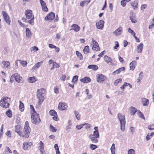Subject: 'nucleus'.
<instances>
[{"label":"nucleus","mask_w":154,"mask_h":154,"mask_svg":"<svg viewBox=\"0 0 154 154\" xmlns=\"http://www.w3.org/2000/svg\"><path fill=\"white\" fill-rule=\"evenodd\" d=\"M25 14L26 19L23 17L22 19L24 20L25 22H26L27 19L29 20L28 21V23L31 25H33L34 23V18L32 14V11L30 10H27L25 11Z\"/></svg>","instance_id":"obj_1"},{"label":"nucleus","mask_w":154,"mask_h":154,"mask_svg":"<svg viewBox=\"0 0 154 154\" xmlns=\"http://www.w3.org/2000/svg\"><path fill=\"white\" fill-rule=\"evenodd\" d=\"M31 131V129L29 126V122L28 121H26L24 125L23 131L22 132L20 136L25 138H28L29 137Z\"/></svg>","instance_id":"obj_2"},{"label":"nucleus","mask_w":154,"mask_h":154,"mask_svg":"<svg viewBox=\"0 0 154 154\" xmlns=\"http://www.w3.org/2000/svg\"><path fill=\"white\" fill-rule=\"evenodd\" d=\"M31 118L32 122L34 124L38 125L41 122L39 115L38 114L35 113V114L31 115Z\"/></svg>","instance_id":"obj_3"},{"label":"nucleus","mask_w":154,"mask_h":154,"mask_svg":"<svg viewBox=\"0 0 154 154\" xmlns=\"http://www.w3.org/2000/svg\"><path fill=\"white\" fill-rule=\"evenodd\" d=\"M8 97H3L0 101V106L3 108H7L9 106V103L8 101Z\"/></svg>","instance_id":"obj_4"},{"label":"nucleus","mask_w":154,"mask_h":154,"mask_svg":"<svg viewBox=\"0 0 154 154\" xmlns=\"http://www.w3.org/2000/svg\"><path fill=\"white\" fill-rule=\"evenodd\" d=\"M96 77L97 82L100 83L103 82L106 79L105 76L101 74H98Z\"/></svg>","instance_id":"obj_5"},{"label":"nucleus","mask_w":154,"mask_h":154,"mask_svg":"<svg viewBox=\"0 0 154 154\" xmlns=\"http://www.w3.org/2000/svg\"><path fill=\"white\" fill-rule=\"evenodd\" d=\"M68 107L67 104L65 102H60L59 103L58 108L60 110H66Z\"/></svg>","instance_id":"obj_6"},{"label":"nucleus","mask_w":154,"mask_h":154,"mask_svg":"<svg viewBox=\"0 0 154 154\" xmlns=\"http://www.w3.org/2000/svg\"><path fill=\"white\" fill-rule=\"evenodd\" d=\"M13 78H14L15 81L18 82H20L22 80V77H20V75L17 73H15L12 75L10 79V81H11V79Z\"/></svg>","instance_id":"obj_7"},{"label":"nucleus","mask_w":154,"mask_h":154,"mask_svg":"<svg viewBox=\"0 0 154 154\" xmlns=\"http://www.w3.org/2000/svg\"><path fill=\"white\" fill-rule=\"evenodd\" d=\"M92 41L93 45L92 49L96 51H100V48L98 43L94 40L93 38H92Z\"/></svg>","instance_id":"obj_8"},{"label":"nucleus","mask_w":154,"mask_h":154,"mask_svg":"<svg viewBox=\"0 0 154 154\" xmlns=\"http://www.w3.org/2000/svg\"><path fill=\"white\" fill-rule=\"evenodd\" d=\"M2 14L5 22L8 24L9 25L11 22L10 18L8 14L5 11H2Z\"/></svg>","instance_id":"obj_9"},{"label":"nucleus","mask_w":154,"mask_h":154,"mask_svg":"<svg viewBox=\"0 0 154 154\" xmlns=\"http://www.w3.org/2000/svg\"><path fill=\"white\" fill-rule=\"evenodd\" d=\"M55 16V14L53 12H51L45 17V20H52L54 19Z\"/></svg>","instance_id":"obj_10"},{"label":"nucleus","mask_w":154,"mask_h":154,"mask_svg":"<svg viewBox=\"0 0 154 154\" xmlns=\"http://www.w3.org/2000/svg\"><path fill=\"white\" fill-rule=\"evenodd\" d=\"M46 92L45 89L44 88H42L41 89H37L36 96H44L43 94H45Z\"/></svg>","instance_id":"obj_11"},{"label":"nucleus","mask_w":154,"mask_h":154,"mask_svg":"<svg viewBox=\"0 0 154 154\" xmlns=\"http://www.w3.org/2000/svg\"><path fill=\"white\" fill-rule=\"evenodd\" d=\"M104 22L102 20H100L96 23V25L97 29H102L103 27Z\"/></svg>","instance_id":"obj_12"},{"label":"nucleus","mask_w":154,"mask_h":154,"mask_svg":"<svg viewBox=\"0 0 154 154\" xmlns=\"http://www.w3.org/2000/svg\"><path fill=\"white\" fill-rule=\"evenodd\" d=\"M117 116L118 118L120 123L125 122V115H122L121 113H119Z\"/></svg>","instance_id":"obj_13"},{"label":"nucleus","mask_w":154,"mask_h":154,"mask_svg":"<svg viewBox=\"0 0 154 154\" xmlns=\"http://www.w3.org/2000/svg\"><path fill=\"white\" fill-rule=\"evenodd\" d=\"M15 132L20 136L22 131L23 128L22 126L20 125H18L15 126Z\"/></svg>","instance_id":"obj_14"},{"label":"nucleus","mask_w":154,"mask_h":154,"mask_svg":"<svg viewBox=\"0 0 154 154\" xmlns=\"http://www.w3.org/2000/svg\"><path fill=\"white\" fill-rule=\"evenodd\" d=\"M40 2L42 6V10L45 12H47L48 9L45 2L43 0H40Z\"/></svg>","instance_id":"obj_15"},{"label":"nucleus","mask_w":154,"mask_h":154,"mask_svg":"<svg viewBox=\"0 0 154 154\" xmlns=\"http://www.w3.org/2000/svg\"><path fill=\"white\" fill-rule=\"evenodd\" d=\"M32 145V143L31 142H24L23 143V148L25 150L28 149L30 148Z\"/></svg>","instance_id":"obj_16"},{"label":"nucleus","mask_w":154,"mask_h":154,"mask_svg":"<svg viewBox=\"0 0 154 154\" xmlns=\"http://www.w3.org/2000/svg\"><path fill=\"white\" fill-rule=\"evenodd\" d=\"M104 60L105 61H106L108 64H109L111 65H112L113 64L112 63V60L110 57L107 55H105L104 56Z\"/></svg>","instance_id":"obj_17"},{"label":"nucleus","mask_w":154,"mask_h":154,"mask_svg":"<svg viewBox=\"0 0 154 154\" xmlns=\"http://www.w3.org/2000/svg\"><path fill=\"white\" fill-rule=\"evenodd\" d=\"M2 64L3 65V68L5 69H9L10 68V64L9 61H4L2 62Z\"/></svg>","instance_id":"obj_18"},{"label":"nucleus","mask_w":154,"mask_h":154,"mask_svg":"<svg viewBox=\"0 0 154 154\" xmlns=\"http://www.w3.org/2000/svg\"><path fill=\"white\" fill-rule=\"evenodd\" d=\"M36 97L38 100L37 104L38 106H40L44 101V96H36Z\"/></svg>","instance_id":"obj_19"},{"label":"nucleus","mask_w":154,"mask_h":154,"mask_svg":"<svg viewBox=\"0 0 154 154\" xmlns=\"http://www.w3.org/2000/svg\"><path fill=\"white\" fill-rule=\"evenodd\" d=\"M72 28L70 30H73L74 31L77 32L79 31L80 29V27L78 25L76 24H73L71 26Z\"/></svg>","instance_id":"obj_20"},{"label":"nucleus","mask_w":154,"mask_h":154,"mask_svg":"<svg viewBox=\"0 0 154 154\" xmlns=\"http://www.w3.org/2000/svg\"><path fill=\"white\" fill-rule=\"evenodd\" d=\"M89 137L93 143H96L98 142V140L97 139L98 138H96L93 134L90 135L89 136Z\"/></svg>","instance_id":"obj_21"},{"label":"nucleus","mask_w":154,"mask_h":154,"mask_svg":"<svg viewBox=\"0 0 154 154\" xmlns=\"http://www.w3.org/2000/svg\"><path fill=\"white\" fill-rule=\"evenodd\" d=\"M122 32V27H120L114 31L113 32V33L116 35H120Z\"/></svg>","instance_id":"obj_22"},{"label":"nucleus","mask_w":154,"mask_h":154,"mask_svg":"<svg viewBox=\"0 0 154 154\" xmlns=\"http://www.w3.org/2000/svg\"><path fill=\"white\" fill-rule=\"evenodd\" d=\"M91 81V79L88 77H85L84 78L80 79V81L84 83H86L90 82Z\"/></svg>","instance_id":"obj_23"},{"label":"nucleus","mask_w":154,"mask_h":154,"mask_svg":"<svg viewBox=\"0 0 154 154\" xmlns=\"http://www.w3.org/2000/svg\"><path fill=\"white\" fill-rule=\"evenodd\" d=\"M125 70V68L124 67H122L120 68L116 71H114L113 73L112 74L114 75H115L116 74H118L119 73L122 71H124Z\"/></svg>","instance_id":"obj_24"},{"label":"nucleus","mask_w":154,"mask_h":154,"mask_svg":"<svg viewBox=\"0 0 154 154\" xmlns=\"http://www.w3.org/2000/svg\"><path fill=\"white\" fill-rule=\"evenodd\" d=\"M94 129H95V131H94L93 133L94 136L96 137V138H99V134L98 130V127H95L94 128Z\"/></svg>","instance_id":"obj_25"},{"label":"nucleus","mask_w":154,"mask_h":154,"mask_svg":"<svg viewBox=\"0 0 154 154\" xmlns=\"http://www.w3.org/2000/svg\"><path fill=\"white\" fill-rule=\"evenodd\" d=\"M130 112L131 115H134L137 112V109L133 106L129 108Z\"/></svg>","instance_id":"obj_26"},{"label":"nucleus","mask_w":154,"mask_h":154,"mask_svg":"<svg viewBox=\"0 0 154 154\" xmlns=\"http://www.w3.org/2000/svg\"><path fill=\"white\" fill-rule=\"evenodd\" d=\"M136 63L137 62L135 61H133L130 63V66L131 70H133L134 69Z\"/></svg>","instance_id":"obj_27"},{"label":"nucleus","mask_w":154,"mask_h":154,"mask_svg":"<svg viewBox=\"0 0 154 154\" xmlns=\"http://www.w3.org/2000/svg\"><path fill=\"white\" fill-rule=\"evenodd\" d=\"M37 79L35 76L29 77L28 78V81L30 83H33L37 81Z\"/></svg>","instance_id":"obj_28"},{"label":"nucleus","mask_w":154,"mask_h":154,"mask_svg":"<svg viewBox=\"0 0 154 154\" xmlns=\"http://www.w3.org/2000/svg\"><path fill=\"white\" fill-rule=\"evenodd\" d=\"M143 45L142 43L140 44L137 46V51L138 53H141L142 52Z\"/></svg>","instance_id":"obj_29"},{"label":"nucleus","mask_w":154,"mask_h":154,"mask_svg":"<svg viewBox=\"0 0 154 154\" xmlns=\"http://www.w3.org/2000/svg\"><path fill=\"white\" fill-rule=\"evenodd\" d=\"M20 104L19 107V109L22 112L24 111V104L21 101H19Z\"/></svg>","instance_id":"obj_30"},{"label":"nucleus","mask_w":154,"mask_h":154,"mask_svg":"<svg viewBox=\"0 0 154 154\" xmlns=\"http://www.w3.org/2000/svg\"><path fill=\"white\" fill-rule=\"evenodd\" d=\"M142 103L143 106H147L149 103V100L146 98L143 99L142 101Z\"/></svg>","instance_id":"obj_31"},{"label":"nucleus","mask_w":154,"mask_h":154,"mask_svg":"<svg viewBox=\"0 0 154 154\" xmlns=\"http://www.w3.org/2000/svg\"><path fill=\"white\" fill-rule=\"evenodd\" d=\"M42 63V61L38 62L33 67L32 69H35L36 68H38L41 66Z\"/></svg>","instance_id":"obj_32"},{"label":"nucleus","mask_w":154,"mask_h":154,"mask_svg":"<svg viewBox=\"0 0 154 154\" xmlns=\"http://www.w3.org/2000/svg\"><path fill=\"white\" fill-rule=\"evenodd\" d=\"M88 68L89 69H92L95 71L97 69L98 67L95 65H90L88 66Z\"/></svg>","instance_id":"obj_33"},{"label":"nucleus","mask_w":154,"mask_h":154,"mask_svg":"<svg viewBox=\"0 0 154 154\" xmlns=\"http://www.w3.org/2000/svg\"><path fill=\"white\" fill-rule=\"evenodd\" d=\"M131 4L134 9H136L138 7V3L136 1L132 2Z\"/></svg>","instance_id":"obj_34"},{"label":"nucleus","mask_w":154,"mask_h":154,"mask_svg":"<svg viewBox=\"0 0 154 154\" xmlns=\"http://www.w3.org/2000/svg\"><path fill=\"white\" fill-rule=\"evenodd\" d=\"M5 114L9 118H11L12 116V111L10 109L8 110L6 112Z\"/></svg>","instance_id":"obj_35"},{"label":"nucleus","mask_w":154,"mask_h":154,"mask_svg":"<svg viewBox=\"0 0 154 154\" xmlns=\"http://www.w3.org/2000/svg\"><path fill=\"white\" fill-rule=\"evenodd\" d=\"M131 0H123L121 2V5L123 7H125L127 2H130Z\"/></svg>","instance_id":"obj_36"},{"label":"nucleus","mask_w":154,"mask_h":154,"mask_svg":"<svg viewBox=\"0 0 154 154\" xmlns=\"http://www.w3.org/2000/svg\"><path fill=\"white\" fill-rule=\"evenodd\" d=\"M26 37H29L31 36V33L28 28L26 29Z\"/></svg>","instance_id":"obj_37"},{"label":"nucleus","mask_w":154,"mask_h":154,"mask_svg":"<svg viewBox=\"0 0 154 154\" xmlns=\"http://www.w3.org/2000/svg\"><path fill=\"white\" fill-rule=\"evenodd\" d=\"M76 54L77 55V57L80 60L83 59V57L82 54L80 53L79 51H76Z\"/></svg>","instance_id":"obj_38"},{"label":"nucleus","mask_w":154,"mask_h":154,"mask_svg":"<svg viewBox=\"0 0 154 154\" xmlns=\"http://www.w3.org/2000/svg\"><path fill=\"white\" fill-rule=\"evenodd\" d=\"M83 51L84 54H87L89 52V46L88 45L85 46L83 50Z\"/></svg>","instance_id":"obj_39"},{"label":"nucleus","mask_w":154,"mask_h":154,"mask_svg":"<svg viewBox=\"0 0 154 154\" xmlns=\"http://www.w3.org/2000/svg\"><path fill=\"white\" fill-rule=\"evenodd\" d=\"M110 149L112 154H115V148L114 144H112Z\"/></svg>","instance_id":"obj_40"},{"label":"nucleus","mask_w":154,"mask_h":154,"mask_svg":"<svg viewBox=\"0 0 154 154\" xmlns=\"http://www.w3.org/2000/svg\"><path fill=\"white\" fill-rule=\"evenodd\" d=\"M78 76L77 75L74 76L72 78V82L73 83H75L76 81H77L78 79Z\"/></svg>","instance_id":"obj_41"},{"label":"nucleus","mask_w":154,"mask_h":154,"mask_svg":"<svg viewBox=\"0 0 154 154\" xmlns=\"http://www.w3.org/2000/svg\"><path fill=\"white\" fill-rule=\"evenodd\" d=\"M50 130L52 132H55L57 131V129L55 128L52 125H50Z\"/></svg>","instance_id":"obj_42"},{"label":"nucleus","mask_w":154,"mask_h":154,"mask_svg":"<svg viewBox=\"0 0 154 154\" xmlns=\"http://www.w3.org/2000/svg\"><path fill=\"white\" fill-rule=\"evenodd\" d=\"M122 79L121 78L119 79L116 80L114 82V85H117L119 83H121L122 82Z\"/></svg>","instance_id":"obj_43"},{"label":"nucleus","mask_w":154,"mask_h":154,"mask_svg":"<svg viewBox=\"0 0 154 154\" xmlns=\"http://www.w3.org/2000/svg\"><path fill=\"white\" fill-rule=\"evenodd\" d=\"M74 113L75 115L76 119L78 120H79L80 119V116L78 112L75 110L74 111Z\"/></svg>","instance_id":"obj_44"},{"label":"nucleus","mask_w":154,"mask_h":154,"mask_svg":"<svg viewBox=\"0 0 154 154\" xmlns=\"http://www.w3.org/2000/svg\"><path fill=\"white\" fill-rule=\"evenodd\" d=\"M130 19L131 22L134 23H135L137 22V21L135 19V17L134 16H131L130 17Z\"/></svg>","instance_id":"obj_45"},{"label":"nucleus","mask_w":154,"mask_h":154,"mask_svg":"<svg viewBox=\"0 0 154 154\" xmlns=\"http://www.w3.org/2000/svg\"><path fill=\"white\" fill-rule=\"evenodd\" d=\"M50 114L52 116H57V113L54 110H51L50 111Z\"/></svg>","instance_id":"obj_46"},{"label":"nucleus","mask_w":154,"mask_h":154,"mask_svg":"<svg viewBox=\"0 0 154 154\" xmlns=\"http://www.w3.org/2000/svg\"><path fill=\"white\" fill-rule=\"evenodd\" d=\"M125 122L121 123V130L123 131L125 129Z\"/></svg>","instance_id":"obj_47"},{"label":"nucleus","mask_w":154,"mask_h":154,"mask_svg":"<svg viewBox=\"0 0 154 154\" xmlns=\"http://www.w3.org/2000/svg\"><path fill=\"white\" fill-rule=\"evenodd\" d=\"M128 31L130 33H131L133 36H135V32L130 28H128Z\"/></svg>","instance_id":"obj_48"},{"label":"nucleus","mask_w":154,"mask_h":154,"mask_svg":"<svg viewBox=\"0 0 154 154\" xmlns=\"http://www.w3.org/2000/svg\"><path fill=\"white\" fill-rule=\"evenodd\" d=\"M138 113L139 116L141 118L143 119H145V117L143 114L142 112H141L140 111H139L138 112Z\"/></svg>","instance_id":"obj_49"},{"label":"nucleus","mask_w":154,"mask_h":154,"mask_svg":"<svg viewBox=\"0 0 154 154\" xmlns=\"http://www.w3.org/2000/svg\"><path fill=\"white\" fill-rule=\"evenodd\" d=\"M4 128V125L3 124L1 126L0 129V139L2 137V136L3 131Z\"/></svg>","instance_id":"obj_50"},{"label":"nucleus","mask_w":154,"mask_h":154,"mask_svg":"<svg viewBox=\"0 0 154 154\" xmlns=\"http://www.w3.org/2000/svg\"><path fill=\"white\" fill-rule=\"evenodd\" d=\"M38 144L39 149L44 148V143L42 141H40Z\"/></svg>","instance_id":"obj_51"},{"label":"nucleus","mask_w":154,"mask_h":154,"mask_svg":"<svg viewBox=\"0 0 154 154\" xmlns=\"http://www.w3.org/2000/svg\"><path fill=\"white\" fill-rule=\"evenodd\" d=\"M128 154H135V151L133 149H130L128 152Z\"/></svg>","instance_id":"obj_52"},{"label":"nucleus","mask_w":154,"mask_h":154,"mask_svg":"<svg viewBox=\"0 0 154 154\" xmlns=\"http://www.w3.org/2000/svg\"><path fill=\"white\" fill-rule=\"evenodd\" d=\"M53 65L54 68H57L60 67L59 65L56 62H53Z\"/></svg>","instance_id":"obj_53"},{"label":"nucleus","mask_w":154,"mask_h":154,"mask_svg":"<svg viewBox=\"0 0 154 154\" xmlns=\"http://www.w3.org/2000/svg\"><path fill=\"white\" fill-rule=\"evenodd\" d=\"M90 148L92 150H94L97 147V146L96 145H94L93 144H91L90 145Z\"/></svg>","instance_id":"obj_54"},{"label":"nucleus","mask_w":154,"mask_h":154,"mask_svg":"<svg viewBox=\"0 0 154 154\" xmlns=\"http://www.w3.org/2000/svg\"><path fill=\"white\" fill-rule=\"evenodd\" d=\"M84 125H86L85 128L87 129L90 128L91 126V125L90 124L88 123L83 124V126Z\"/></svg>","instance_id":"obj_55"},{"label":"nucleus","mask_w":154,"mask_h":154,"mask_svg":"<svg viewBox=\"0 0 154 154\" xmlns=\"http://www.w3.org/2000/svg\"><path fill=\"white\" fill-rule=\"evenodd\" d=\"M41 154H45L46 152L44 150V148L39 149Z\"/></svg>","instance_id":"obj_56"},{"label":"nucleus","mask_w":154,"mask_h":154,"mask_svg":"<svg viewBox=\"0 0 154 154\" xmlns=\"http://www.w3.org/2000/svg\"><path fill=\"white\" fill-rule=\"evenodd\" d=\"M54 91L55 93L57 94L59 93V88L57 86H56L54 88Z\"/></svg>","instance_id":"obj_57"},{"label":"nucleus","mask_w":154,"mask_h":154,"mask_svg":"<svg viewBox=\"0 0 154 154\" xmlns=\"http://www.w3.org/2000/svg\"><path fill=\"white\" fill-rule=\"evenodd\" d=\"M115 46L114 47V48L115 49H116L119 46V44L117 41H115Z\"/></svg>","instance_id":"obj_58"},{"label":"nucleus","mask_w":154,"mask_h":154,"mask_svg":"<svg viewBox=\"0 0 154 154\" xmlns=\"http://www.w3.org/2000/svg\"><path fill=\"white\" fill-rule=\"evenodd\" d=\"M83 126V124L79 125H77L76 126V128L78 130L81 129Z\"/></svg>","instance_id":"obj_59"},{"label":"nucleus","mask_w":154,"mask_h":154,"mask_svg":"<svg viewBox=\"0 0 154 154\" xmlns=\"http://www.w3.org/2000/svg\"><path fill=\"white\" fill-rule=\"evenodd\" d=\"M105 53V50H104L103 51L101 52V53L100 54H98V56L100 57H102L104 55Z\"/></svg>","instance_id":"obj_60"},{"label":"nucleus","mask_w":154,"mask_h":154,"mask_svg":"<svg viewBox=\"0 0 154 154\" xmlns=\"http://www.w3.org/2000/svg\"><path fill=\"white\" fill-rule=\"evenodd\" d=\"M5 134L6 135L8 136L9 137H11V132L10 131H7L6 133Z\"/></svg>","instance_id":"obj_61"},{"label":"nucleus","mask_w":154,"mask_h":154,"mask_svg":"<svg viewBox=\"0 0 154 154\" xmlns=\"http://www.w3.org/2000/svg\"><path fill=\"white\" fill-rule=\"evenodd\" d=\"M30 113L31 115L35 114V113H37L34 108L31 110Z\"/></svg>","instance_id":"obj_62"},{"label":"nucleus","mask_w":154,"mask_h":154,"mask_svg":"<svg viewBox=\"0 0 154 154\" xmlns=\"http://www.w3.org/2000/svg\"><path fill=\"white\" fill-rule=\"evenodd\" d=\"M148 128L150 130L154 129V125H149L148 126Z\"/></svg>","instance_id":"obj_63"},{"label":"nucleus","mask_w":154,"mask_h":154,"mask_svg":"<svg viewBox=\"0 0 154 154\" xmlns=\"http://www.w3.org/2000/svg\"><path fill=\"white\" fill-rule=\"evenodd\" d=\"M60 79L62 80L65 81L66 79V75L65 74L62 75Z\"/></svg>","instance_id":"obj_64"}]
</instances>
